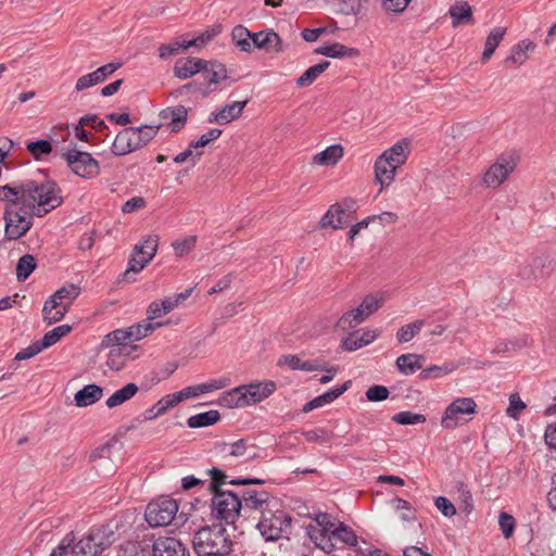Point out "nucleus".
Listing matches in <instances>:
<instances>
[{
	"instance_id": "obj_5",
	"label": "nucleus",
	"mask_w": 556,
	"mask_h": 556,
	"mask_svg": "<svg viewBox=\"0 0 556 556\" xmlns=\"http://www.w3.org/2000/svg\"><path fill=\"white\" fill-rule=\"evenodd\" d=\"M80 287L74 283L65 285L50 295L42 307V317L48 325L60 321L70 311L73 302L80 294Z\"/></svg>"
},
{
	"instance_id": "obj_60",
	"label": "nucleus",
	"mask_w": 556,
	"mask_h": 556,
	"mask_svg": "<svg viewBox=\"0 0 556 556\" xmlns=\"http://www.w3.org/2000/svg\"><path fill=\"white\" fill-rule=\"evenodd\" d=\"M42 350H45V346H41V341L37 340V341L33 342L30 345H28L27 348L17 352L15 355V361L29 359V358L36 356L37 354H39Z\"/></svg>"
},
{
	"instance_id": "obj_59",
	"label": "nucleus",
	"mask_w": 556,
	"mask_h": 556,
	"mask_svg": "<svg viewBox=\"0 0 556 556\" xmlns=\"http://www.w3.org/2000/svg\"><path fill=\"white\" fill-rule=\"evenodd\" d=\"M498 525H500L503 535L506 539H509L513 535L514 530H515V525H516L515 518L511 515L503 511L500 514Z\"/></svg>"
},
{
	"instance_id": "obj_34",
	"label": "nucleus",
	"mask_w": 556,
	"mask_h": 556,
	"mask_svg": "<svg viewBox=\"0 0 556 556\" xmlns=\"http://www.w3.org/2000/svg\"><path fill=\"white\" fill-rule=\"evenodd\" d=\"M424 356L418 354H402L396 361V367L403 375H413L421 369Z\"/></svg>"
},
{
	"instance_id": "obj_61",
	"label": "nucleus",
	"mask_w": 556,
	"mask_h": 556,
	"mask_svg": "<svg viewBox=\"0 0 556 556\" xmlns=\"http://www.w3.org/2000/svg\"><path fill=\"white\" fill-rule=\"evenodd\" d=\"M207 473L211 476V481L208 483V489L215 493L216 491H220L219 488L226 481V475L218 468H212L207 470Z\"/></svg>"
},
{
	"instance_id": "obj_64",
	"label": "nucleus",
	"mask_w": 556,
	"mask_h": 556,
	"mask_svg": "<svg viewBox=\"0 0 556 556\" xmlns=\"http://www.w3.org/2000/svg\"><path fill=\"white\" fill-rule=\"evenodd\" d=\"M116 556H146L144 551L137 542H126L117 551Z\"/></svg>"
},
{
	"instance_id": "obj_37",
	"label": "nucleus",
	"mask_w": 556,
	"mask_h": 556,
	"mask_svg": "<svg viewBox=\"0 0 556 556\" xmlns=\"http://www.w3.org/2000/svg\"><path fill=\"white\" fill-rule=\"evenodd\" d=\"M159 237L156 235H148L139 243L134 247V252L141 257L151 262L156 254Z\"/></svg>"
},
{
	"instance_id": "obj_10",
	"label": "nucleus",
	"mask_w": 556,
	"mask_h": 556,
	"mask_svg": "<svg viewBox=\"0 0 556 556\" xmlns=\"http://www.w3.org/2000/svg\"><path fill=\"white\" fill-rule=\"evenodd\" d=\"M241 504L239 494L231 491H216L212 497V516L227 525H232L242 516Z\"/></svg>"
},
{
	"instance_id": "obj_12",
	"label": "nucleus",
	"mask_w": 556,
	"mask_h": 556,
	"mask_svg": "<svg viewBox=\"0 0 556 556\" xmlns=\"http://www.w3.org/2000/svg\"><path fill=\"white\" fill-rule=\"evenodd\" d=\"M357 208L356 200L345 198L341 202L330 205L328 211L323 215L319 225L321 228L331 227L332 229H341L355 219Z\"/></svg>"
},
{
	"instance_id": "obj_45",
	"label": "nucleus",
	"mask_w": 556,
	"mask_h": 556,
	"mask_svg": "<svg viewBox=\"0 0 556 556\" xmlns=\"http://www.w3.org/2000/svg\"><path fill=\"white\" fill-rule=\"evenodd\" d=\"M26 149L36 161H40L52 152V143L49 140L39 139L28 142Z\"/></svg>"
},
{
	"instance_id": "obj_8",
	"label": "nucleus",
	"mask_w": 556,
	"mask_h": 556,
	"mask_svg": "<svg viewBox=\"0 0 556 556\" xmlns=\"http://www.w3.org/2000/svg\"><path fill=\"white\" fill-rule=\"evenodd\" d=\"M179 505L169 496H160L152 500L144 511V518L151 528L169 526L175 519L186 521L185 515L178 514Z\"/></svg>"
},
{
	"instance_id": "obj_24",
	"label": "nucleus",
	"mask_w": 556,
	"mask_h": 556,
	"mask_svg": "<svg viewBox=\"0 0 556 556\" xmlns=\"http://www.w3.org/2000/svg\"><path fill=\"white\" fill-rule=\"evenodd\" d=\"M247 104L248 100L235 101L231 104H226L220 110L212 112L208 116V122L220 125L228 124L231 121L237 119L242 114Z\"/></svg>"
},
{
	"instance_id": "obj_51",
	"label": "nucleus",
	"mask_w": 556,
	"mask_h": 556,
	"mask_svg": "<svg viewBox=\"0 0 556 556\" xmlns=\"http://www.w3.org/2000/svg\"><path fill=\"white\" fill-rule=\"evenodd\" d=\"M392 420L399 425H417L425 422L426 416L422 414L405 410L395 414L392 417Z\"/></svg>"
},
{
	"instance_id": "obj_7",
	"label": "nucleus",
	"mask_w": 556,
	"mask_h": 556,
	"mask_svg": "<svg viewBox=\"0 0 556 556\" xmlns=\"http://www.w3.org/2000/svg\"><path fill=\"white\" fill-rule=\"evenodd\" d=\"M291 516L279 506H273L256 520L255 527L266 541H277L291 530Z\"/></svg>"
},
{
	"instance_id": "obj_17",
	"label": "nucleus",
	"mask_w": 556,
	"mask_h": 556,
	"mask_svg": "<svg viewBox=\"0 0 556 556\" xmlns=\"http://www.w3.org/2000/svg\"><path fill=\"white\" fill-rule=\"evenodd\" d=\"M4 239L8 241L17 240L24 237L33 227V222L29 220L28 216L16 215L4 211Z\"/></svg>"
},
{
	"instance_id": "obj_33",
	"label": "nucleus",
	"mask_w": 556,
	"mask_h": 556,
	"mask_svg": "<svg viewBox=\"0 0 556 556\" xmlns=\"http://www.w3.org/2000/svg\"><path fill=\"white\" fill-rule=\"evenodd\" d=\"M343 156V148L340 144H332L313 157L314 164L321 166H332Z\"/></svg>"
},
{
	"instance_id": "obj_28",
	"label": "nucleus",
	"mask_w": 556,
	"mask_h": 556,
	"mask_svg": "<svg viewBox=\"0 0 556 556\" xmlns=\"http://www.w3.org/2000/svg\"><path fill=\"white\" fill-rule=\"evenodd\" d=\"M314 52L333 59L357 58L359 55L357 48L346 47L339 42L320 46Z\"/></svg>"
},
{
	"instance_id": "obj_48",
	"label": "nucleus",
	"mask_w": 556,
	"mask_h": 556,
	"mask_svg": "<svg viewBox=\"0 0 556 556\" xmlns=\"http://www.w3.org/2000/svg\"><path fill=\"white\" fill-rule=\"evenodd\" d=\"M160 126L142 125L140 127H134L136 130L137 144L140 149L147 146L157 134Z\"/></svg>"
},
{
	"instance_id": "obj_15",
	"label": "nucleus",
	"mask_w": 556,
	"mask_h": 556,
	"mask_svg": "<svg viewBox=\"0 0 556 556\" xmlns=\"http://www.w3.org/2000/svg\"><path fill=\"white\" fill-rule=\"evenodd\" d=\"M516 165L517 162L513 155L501 154L483 174V186L491 189L500 187L514 172Z\"/></svg>"
},
{
	"instance_id": "obj_23",
	"label": "nucleus",
	"mask_w": 556,
	"mask_h": 556,
	"mask_svg": "<svg viewBox=\"0 0 556 556\" xmlns=\"http://www.w3.org/2000/svg\"><path fill=\"white\" fill-rule=\"evenodd\" d=\"M208 62L199 58L179 59L174 65V75L179 79H188L193 75L205 71Z\"/></svg>"
},
{
	"instance_id": "obj_38",
	"label": "nucleus",
	"mask_w": 556,
	"mask_h": 556,
	"mask_svg": "<svg viewBox=\"0 0 556 556\" xmlns=\"http://www.w3.org/2000/svg\"><path fill=\"white\" fill-rule=\"evenodd\" d=\"M505 34H506L505 27H495L490 31L489 36L486 37L485 45H484V51H483L482 58H481V61L483 63L488 62L490 60V58L493 55L495 49L498 47V45L503 40Z\"/></svg>"
},
{
	"instance_id": "obj_9",
	"label": "nucleus",
	"mask_w": 556,
	"mask_h": 556,
	"mask_svg": "<svg viewBox=\"0 0 556 556\" xmlns=\"http://www.w3.org/2000/svg\"><path fill=\"white\" fill-rule=\"evenodd\" d=\"M239 496L242 500V517L253 521H256L263 513L273 506H279L278 498L265 490L245 488L240 492Z\"/></svg>"
},
{
	"instance_id": "obj_56",
	"label": "nucleus",
	"mask_w": 556,
	"mask_h": 556,
	"mask_svg": "<svg viewBox=\"0 0 556 556\" xmlns=\"http://www.w3.org/2000/svg\"><path fill=\"white\" fill-rule=\"evenodd\" d=\"M452 370H453V368L448 365H444V366L432 365L428 368L422 369L419 374V378L422 380L439 378V377H443V376L450 374Z\"/></svg>"
},
{
	"instance_id": "obj_13",
	"label": "nucleus",
	"mask_w": 556,
	"mask_h": 556,
	"mask_svg": "<svg viewBox=\"0 0 556 556\" xmlns=\"http://www.w3.org/2000/svg\"><path fill=\"white\" fill-rule=\"evenodd\" d=\"M62 156L71 170L84 179H92L100 174L99 162L88 152L71 149Z\"/></svg>"
},
{
	"instance_id": "obj_62",
	"label": "nucleus",
	"mask_w": 556,
	"mask_h": 556,
	"mask_svg": "<svg viewBox=\"0 0 556 556\" xmlns=\"http://www.w3.org/2000/svg\"><path fill=\"white\" fill-rule=\"evenodd\" d=\"M223 130L218 128H212L207 132L203 134L197 141L191 142V148H195L198 150L199 148H203L210 142L218 139L222 135Z\"/></svg>"
},
{
	"instance_id": "obj_3",
	"label": "nucleus",
	"mask_w": 556,
	"mask_h": 556,
	"mask_svg": "<svg viewBox=\"0 0 556 556\" xmlns=\"http://www.w3.org/2000/svg\"><path fill=\"white\" fill-rule=\"evenodd\" d=\"M275 390L276 384L273 381L242 384L224 391L219 395L217 404L227 408L245 407L264 401Z\"/></svg>"
},
{
	"instance_id": "obj_21",
	"label": "nucleus",
	"mask_w": 556,
	"mask_h": 556,
	"mask_svg": "<svg viewBox=\"0 0 556 556\" xmlns=\"http://www.w3.org/2000/svg\"><path fill=\"white\" fill-rule=\"evenodd\" d=\"M139 149L140 147L137 144L136 130L134 127H127L121 130L111 147L112 153L117 156L127 155Z\"/></svg>"
},
{
	"instance_id": "obj_31",
	"label": "nucleus",
	"mask_w": 556,
	"mask_h": 556,
	"mask_svg": "<svg viewBox=\"0 0 556 556\" xmlns=\"http://www.w3.org/2000/svg\"><path fill=\"white\" fill-rule=\"evenodd\" d=\"M279 366H287L292 370L315 371L323 370L320 364L315 361H302L298 355H282L278 362Z\"/></svg>"
},
{
	"instance_id": "obj_53",
	"label": "nucleus",
	"mask_w": 556,
	"mask_h": 556,
	"mask_svg": "<svg viewBox=\"0 0 556 556\" xmlns=\"http://www.w3.org/2000/svg\"><path fill=\"white\" fill-rule=\"evenodd\" d=\"M197 243V236H188L182 240H176L172 247L177 256H185L192 251Z\"/></svg>"
},
{
	"instance_id": "obj_40",
	"label": "nucleus",
	"mask_w": 556,
	"mask_h": 556,
	"mask_svg": "<svg viewBox=\"0 0 556 556\" xmlns=\"http://www.w3.org/2000/svg\"><path fill=\"white\" fill-rule=\"evenodd\" d=\"M232 41L237 48L243 52L252 51V37L253 34L244 26L237 25L231 31Z\"/></svg>"
},
{
	"instance_id": "obj_4",
	"label": "nucleus",
	"mask_w": 556,
	"mask_h": 556,
	"mask_svg": "<svg viewBox=\"0 0 556 556\" xmlns=\"http://www.w3.org/2000/svg\"><path fill=\"white\" fill-rule=\"evenodd\" d=\"M409 147V140L402 139L378 156L375 162V178L382 187L390 186L394 180L397 168L407 161Z\"/></svg>"
},
{
	"instance_id": "obj_25",
	"label": "nucleus",
	"mask_w": 556,
	"mask_h": 556,
	"mask_svg": "<svg viewBox=\"0 0 556 556\" xmlns=\"http://www.w3.org/2000/svg\"><path fill=\"white\" fill-rule=\"evenodd\" d=\"M160 117L168 121L167 126L172 132H178L187 123L188 109L184 105L169 106L160 112Z\"/></svg>"
},
{
	"instance_id": "obj_22",
	"label": "nucleus",
	"mask_w": 556,
	"mask_h": 556,
	"mask_svg": "<svg viewBox=\"0 0 556 556\" xmlns=\"http://www.w3.org/2000/svg\"><path fill=\"white\" fill-rule=\"evenodd\" d=\"M252 42L255 48L267 52L278 53L283 50L282 39L273 29L253 33Z\"/></svg>"
},
{
	"instance_id": "obj_35",
	"label": "nucleus",
	"mask_w": 556,
	"mask_h": 556,
	"mask_svg": "<svg viewBox=\"0 0 556 556\" xmlns=\"http://www.w3.org/2000/svg\"><path fill=\"white\" fill-rule=\"evenodd\" d=\"M367 317L361 309V307H356L345 312L337 321L336 328L342 331H348L357 327L362 324Z\"/></svg>"
},
{
	"instance_id": "obj_36",
	"label": "nucleus",
	"mask_w": 556,
	"mask_h": 556,
	"mask_svg": "<svg viewBox=\"0 0 556 556\" xmlns=\"http://www.w3.org/2000/svg\"><path fill=\"white\" fill-rule=\"evenodd\" d=\"M139 387L134 383L129 382L126 386H124L122 389L115 391L105 402L106 406L109 408L116 407L118 405L124 404L125 402L132 399L136 393L138 392Z\"/></svg>"
},
{
	"instance_id": "obj_57",
	"label": "nucleus",
	"mask_w": 556,
	"mask_h": 556,
	"mask_svg": "<svg viewBox=\"0 0 556 556\" xmlns=\"http://www.w3.org/2000/svg\"><path fill=\"white\" fill-rule=\"evenodd\" d=\"M180 403V399L177 395V392L167 394L163 396L161 400H159L154 404V408H156L161 415H164L168 409L175 407Z\"/></svg>"
},
{
	"instance_id": "obj_20",
	"label": "nucleus",
	"mask_w": 556,
	"mask_h": 556,
	"mask_svg": "<svg viewBox=\"0 0 556 556\" xmlns=\"http://www.w3.org/2000/svg\"><path fill=\"white\" fill-rule=\"evenodd\" d=\"M20 192L21 197L16 198L13 204H8L4 211H10V213L16 215L30 216V203L35 201L34 194L37 192V182L26 180V187Z\"/></svg>"
},
{
	"instance_id": "obj_52",
	"label": "nucleus",
	"mask_w": 556,
	"mask_h": 556,
	"mask_svg": "<svg viewBox=\"0 0 556 556\" xmlns=\"http://www.w3.org/2000/svg\"><path fill=\"white\" fill-rule=\"evenodd\" d=\"M393 508L401 513V519L405 521H410L416 518L415 510L413 509L409 502L396 497L392 501Z\"/></svg>"
},
{
	"instance_id": "obj_43",
	"label": "nucleus",
	"mask_w": 556,
	"mask_h": 556,
	"mask_svg": "<svg viewBox=\"0 0 556 556\" xmlns=\"http://www.w3.org/2000/svg\"><path fill=\"white\" fill-rule=\"evenodd\" d=\"M425 321L422 319L415 320L402 326L396 331V340L400 344L412 341L422 329Z\"/></svg>"
},
{
	"instance_id": "obj_16",
	"label": "nucleus",
	"mask_w": 556,
	"mask_h": 556,
	"mask_svg": "<svg viewBox=\"0 0 556 556\" xmlns=\"http://www.w3.org/2000/svg\"><path fill=\"white\" fill-rule=\"evenodd\" d=\"M477 413V404L471 397H458L454 400L444 410L441 418V426L444 429H454L464 419L465 415Z\"/></svg>"
},
{
	"instance_id": "obj_55",
	"label": "nucleus",
	"mask_w": 556,
	"mask_h": 556,
	"mask_svg": "<svg viewBox=\"0 0 556 556\" xmlns=\"http://www.w3.org/2000/svg\"><path fill=\"white\" fill-rule=\"evenodd\" d=\"M26 187V181L18 184L15 187L5 185L0 187V201L9 202V204H13V201L21 197L22 189Z\"/></svg>"
},
{
	"instance_id": "obj_14",
	"label": "nucleus",
	"mask_w": 556,
	"mask_h": 556,
	"mask_svg": "<svg viewBox=\"0 0 556 556\" xmlns=\"http://www.w3.org/2000/svg\"><path fill=\"white\" fill-rule=\"evenodd\" d=\"M162 325V323L142 321L125 329H116L105 336V342L108 345H126L128 342L146 338Z\"/></svg>"
},
{
	"instance_id": "obj_39",
	"label": "nucleus",
	"mask_w": 556,
	"mask_h": 556,
	"mask_svg": "<svg viewBox=\"0 0 556 556\" xmlns=\"http://www.w3.org/2000/svg\"><path fill=\"white\" fill-rule=\"evenodd\" d=\"M330 65L329 61H320L319 63L308 67L298 79L296 87L304 88L311 86L317 77L323 74Z\"/></svg>"
},
{
	"instance_id": "obj_19",
	"label": "nucleus",
	"mask_w": 556,
	"mask_h": 556,
	"mask_svg": "<svg viewBox=\"0 0 556 556\" xmlns=\"http://www.w3.org/2000/svg\"><path fill=\"white\" fill-rule=\"evenodd\" d=\"M153 556H190L186 545L173 536H160L152 546Z\"/></svg>"
},
{
	"instance_id": "obj_2",
	"label": "nucleus",
	"mask_w": 556,
	"mask_h": 556,
	"mask_svg": "<svg viewBox=\"0 0 556 556\" xmlns=\"http://www.w3.org/2000/svg\"><path fill=\"white\" fill-rule=\"evenodd\" d=\"M192 546L198 556H227L232 549V540L225 527L212 525L193 534Z\"/></svg>"
},
{
	"instance_id": "obj_63",
	"label": "nucleus",
	"mask_w": 556,
	"mask_h": 556,
	"mask_svg": "<svg viewBox=\"0 0 556 556\" xmlns=\"http://www.w3.org/2000/svg\"><path fill=\"white\" fill-rule=\"evenodd\" d=\"M100 83L101 81H100L99 77L97 76L96 72L93 71L89 74L80 76L77 79L76 85H75V90L83 91V90L91 88Z\"/></svg>"
},
{
	"instance_id": "obj_47",
	"label": "nucleus",
	"mask_w": 556,
	"mask_h": 556,
	"mask_svg": "<svg viewBox=\"0 0 556 556\" xmlns=\"http://www.w3.org/2000/svg\"><path fill=\"white\" fill-rule=\"evenodd\" d=\"M210 68L206 67L205 76L208 84L216 85L227 78V70L224 64L219 62H208Z\"/></svg>"
},
{
	"instance_id": "obj_42",
	"label": "nucleus",
	"mask_w": 556,
	"mask_h": 556,
	"mask_svg": "<svg viewBox=\"0 0 556 556\" xmlns=\"http://www.w3.org/2000/svg\"><path fill=\"white\" fill-rule=\"evenodd\" d=\"M220 419L218 410L211 409L205 413L193 415L187 419V425L190 428H203L216 424Z\"/></svg>"
},
{
	"instance_id": "obj_41",
	"label": "nucleus",
	"mask_w": 556,
	"mask_h": 556,
	"mask_svg": "<svg viewBox=\"0 0 556 556\" xmlns=\"http://www.w3.org/2000/svg\"><path fill=\"white\" fill-rule=\"evenodd\" d=\"M450 15L453 21V26L456 27L460 24L472 23L471 7L467 2H460L450 8Z\"/></svg>"
},
{
	"instance_id": "obj_11",
	"label": "nucleus",
	"mask_w": 556,
	"mask_h": 556,
	"mask_svg": "<svg viewBox=\"0 0 556 556\" xmlns=\"http://www.w3.org/2000/svg\"><path fill=\"white\" fill-rule=\"evenodd\" d=\"M35 201L30 203V220L34 217H42L50 211L60 206L63 202L61 189L52 180L42 184L37 182V192L34 194Z\"/></svg>"
},
{
	"instance_id": "obj_44",
	"label": "nucleus",
	"mask_w": 556,
	"mask_h": 556,
	"mask_svg": "<svg viewBox=\"0 0 556 556\" xmlns=\"http://www.w3.org/2000/svg\"><path fill=\"white\" fill-rule=\"evenodd\" d=\"M36 258L31 254H25L17 261L16 264V279L25 281L36 269Z\"/></svg>"
},
{
	"instance_id": "obj_18",
	"label": "nucleus",
	"mask_w": 556,
	"mask_h": 556,
	"mask_svg": "<svg viewBox=\"0 0 556 556\" xmlns=\"http://www.w3.org/2000/svg\"><path fill=\"white\" fill-rule=\"evenodd\" d=\"M260 448L249 438H242L231 443L220 444V452L225 456L245 457L247 460H253L260 457Z\"/></svg>"
},
{
	"instance_id": "obj_1",
	"label": "nucleus",
	"mask_w": 556,
	"mask_h": 556,
	"mask_svg": "<svg viewBox=\"0 0 556 556\" xmlns=\"http://www.w3.org/2000/svg\"><path fill=\"white\" fill-rule=\"evenodd\" d=\"M306 533L316 547L329 555L334 551L358 546V539L351 527L328 513H318L306 526Z\"/></svg>"
},
{
	"instance_id": "obj_46",
	"label": "nucleus",
	"mask_w": 556,
	"mask_h": 556,
	"mask_svg": "<svg viewBox=\"0 0 556 556\" xmlns=\"http://www.w3.org/2000/svg\"><path fill=\"white\" fill-rule=\"evenodd\" d=\"M72 330V327L70 325H60L52 330L45 333L41 341V346H45V349L52 346L55 344L59 340H61L63 337L67 336Z\"/></svg>"
},
{
	"instance_id": "obj_54",
	"label": "nucleus",
	"mask_w": 556,
	"mask_h": 556,
	"mask_svg": "<svg viewBox=\"0 0 556 556\" xmlns=\"http://www.w3.org/2000/svg\"><path fill=\"white\" fill-rule=\"evenodd\" d=\"M220 33V26H213L210 29L204 30L198 37L188 40L187 46L191 47H202L210 42L213 38H215Z\"/></svg>"
},
{
	"instance_id": "obj_27",
	"label": "nucleus",
	"mask_w": 556,
	"mask_h": 556,
	"mask_svg": "<svg viewBox=\"0 0 556 556\" xmlns=\"http://www.w3.org/2000/svg\"><path fill=\"white\" fill-rule=\"evenodd\" d=\"M379 333L376 330H364L352 332L342 340V348L349 352L356 351L374 342Z\"/></svg>"
},
{
	"instance_id": "obj_26",
	"label": "nucleus",
	"mask_w": 556,
	"mask_h": 556,
	"mask_svg": "<svg viewBox=\"0 0 556 556\" xmlns=\"http://www.w3.org/2000/svg\"><path fill=\"white\" fill-rule=\"evenodd\" d=\"M351 384H352V381L348 380L343 384L336 387L333 389H330V390L326 391L325 393L314 397L313 400L308 401L303 406V412L308 413L315 408H319L327 404L332 403L339 396H341L345 391H348L350 389Z\"/></svg>"
},
{
	"instance_id": "obj_50",
	"label": "nucleus",
	"mask_w": 556,
	"mask_h": 556,
	"mask_svg": "<svg viewBox=\"0 0 556 556\" xmlns=\"http://www.w3.org/2000/svg\"><path fill=\"white\" fill-rule=\"evenodd\" d=\"M384 303V298L382 295L376 296L372 294H368L364 298L362 303L359 304L361 309L365 314L366 317L372 315L376 311H378Z\"/></svg>"
},
{
	"instance_id": "obj_32",
	"label": "nucleus",
	"mask_w": 556,
	"mask_h": 556,
	"mask_svg": "<svg viewBox=\"0 0 556 556\" xmlns=\"http://www.w3.org/2000/svg\"><path fill=\"white\" fill-rule=\"evenodd\" d=\"M149 263L150 262L132 251L128 261L127 269L118 276L117 282L129 283L136 281L135 276L139 274Z\"/></svg>"
},
{
	"instance_id": "obj_58",
	"label": "nucleus",
	"mask_w": 556,
	"mask_h": 556,
	"mask_svg": "<svg viewBox=\"0 0 556 556\" xmlns=\"http://www.w3.org/2000/svg\"><path fill=\"white\" fill-rule=\"evenodd\" d=\"M525 408L526 404L517 393H514L509 396V406L506 409L507 416L517 420L519 418L520 412Z\"/></svg>"
},
{
	"instance_id": "obj_6",
	"label": "nucleus",
	"mask_w": 556,
	"mask_h": 556,
	"mask_svg": "<svg viewBox=\"0 0 556 556\" xmlns=\"http://www.w3.org/2000/svg\"><path fill=\"white\" fill-rule=\"evenodd\" d=\"M115 541L109 526L92 527L72 547V556H100Z\"/></svg>"
},
{
	"instance_id": "obj_29",
	"label": "nucleus",
	"mask_w": 556,
	"mask_h": 556,
	"mask_svg": "<svg viewBox=\"0 0 556 556\" xmlns=\"http://www.w3.org/2000/svg\"><path fill=\"white\" fill-rule=\"evenodd\" d=\"M535 43L531 40H521L511 49L510 55L504 60L506 67L518 66L528 60V51H533Z\"/></svg>"
},
{
	"instance_id": "obj_49",
	"label": "nucleus",
	"mask_w": 556,
	"mask_h": 556,
	"mask_svg": "<svg viewBox=\"0 0 556 556\" xmlns=\"http://www.w3.org/2000/svg\"><path fill=\"white\" fill-rule=\"evenodd\" d=\"M188 40L174 41L167 45H161L159 48V56L163 60L168 59L173 55H177L179 52L189 49L187 46Z\"/></svg>"
},
{
	"instance_id": "obj_30",
	"label": "nucleus",
	"mask_w": 556,
	"mask_h": 556,
	"mask_svg": "<svg viewBox=\"0 0 556 556\" xmlns=\"http://www.w3.org/2000/svg\"><path fill=\"white\" fill-rule=\"evenodd\" d=\"M103 389L97 384H88L77 391L74 395V401L78 407H87L101 400Z\"/></svg>"
}]
</instances>
